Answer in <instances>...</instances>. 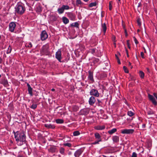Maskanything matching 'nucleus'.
Segmentation results:
<instances>
[{"instance_id": "obj_40", "label": "nucleus", "mask_w": 157, "mask_h": 157, "mask_svg": "<svg viewBox=\"0 0 157 157\" xmlns=\"http://www.w3.org/2000/svg\"><path fill=\"white\" fill-rule=\"evenodd\" d=\"M147 113L149 115H151L153 114H154L153 112L151 110L148 111L147 112Z\"/></svg>"}, {"instance_id": "obj_57", "label": "nucleus", "mask_w": 157, "mask_h": 157, "mask_svg": "<svg viewBox=\"0 0 157 157\" xmlns=\"http://www.w3.org/2000/svg\"><path fill=\"white\" fill-rule=\"evenodd\" d=\"M131 63H130V62H129V63H128V65H129V66H131Z\"/></svg>"}, {"instance_id": "obj_41", "label": "nucleus", "mask_w": 157, "mask_h": 157, "mask_svg": "<svg viewBox=\"0 0 157 157\" xmlns=\"http://www.w3.org/2000/svg\"><path fill=\"white\" fill-rule=\"evenodd\" d=\"M137 154L135 152H133L131 157H137Z\"/></svg>"}, {"instance_id": "obj_10", "label": "nucleus", "mask_w": 157, "mask_h": 157, "mask_svg": "<svg viewBox=\"0 0 157 157\" xmlns=\"http://www.w3.org/2000/svg\"><path fill=\"white\" fill-rule=\"evenodd\" d=\"M67 17L70 19L72 21H74L75 20V16L74 14L72 12H68L67 13Z\"/></svg>"}, {"instance_id": "obj_62", "label": "nucleus", "mask_w": 157, "mask_h": 157, "mask_svg": "<svg viewBox=\"0 0 157 157\" xmlns=\"http://www.w3.org/2000/svg\"><path fill=\"white\" fill-rule=\"evenodd\" d=\"M70 154H71L70 152H69V155H70Z\"/></svg>"}, {"instance_id": "obj_3", "label": "nucleus", "mask_w": 157, "mask_h": 157, "mask_svg": "<svg viewBox=\"0 0 157 157\" xmlns=\"http://www.w3.org/2000/svg\"><path fill=\"white\" fill-rule=\"evenodd\" d=\"M49 46L47 44L44 45L41 49V52L43 54L47 55L49 53Z\"/></svg>"}, {"instance_id": "obj_11", "label": "nucleus", "mask_w": 157, "mask_h": 157, "mask_svg": "<svg viewBox=\"0 0 157 157\" xmlns=\"http://www.w3.org/2000/svg\"><path fill=\"white\" fill-rule=\"evenodd\" d=\"M148 96L150 100L152 101L153 104L155 105H156L157 103L155 98L152 95L149 94H148Z\"/></svg>"}, {"instance_id": "obj_1", "label": "nucleus", "mask_w": 157, "mask_h": 157, "mask_svg": "<svg viewBox=\"0 0 157 157\" xmlns=\"http://www.w3.org/2000/svg\"><path fill=\"white\" fill-rule=\"evenodd\" d=\"M14 134L15 139L18 145L21 146L25 144L26 136L23 131L17 132Z\"/></svg>"}, {"instance_id": "obj_2", "label": "nucleus", "mask_w": 157, "mask_h": 157, "mask_svg": "<svg viewBox=\"0 0 157 157\" xmlns=\"http://www.w3.org/2000/svg\"><path fill=\"white\" fill-rule=\"evenodd\" d=\"M25 10V8L22 4H17L15 7V13L20 15L22 14Z\"/></svg>"}, {"instance_id": "obj_36", "label": "nucleus", "mask_w": 157, "mask_h": 157, "mask_svg": "<svg viewBox=\"0 0 157 157\" xmlns=\"http://www.w3.org/2000/svg\"><path fill=\"white\" fill-rule=\"evenodd\" d=\"M63 145L65 146H67L69 147H70L71 146V144L68 143H64L63 144Z\"/></svg>"}, {"instance_id": "obj_39", "label": "nucleus", "mask_w": 157, "mask_h": 157, "mask_svg": "<svg viewBox=\"0 0 157 157\" xmlns=\"http://www.w3.org/2000/svg\"><path fill=\"white\" fill-rule=\"evenodd\" d=\"M123 68L124 70L125 73H128V71L127 69V68L126 67L124 66L123 67Z\"/></svg>"}, {"instance_id": "obj_63", "label": "nucleus", "mask_w": 157, "mask_h": 157, "mask_svg": "<svg viewBox=\"0 0 157 157\" xmlns=\"http://www.w3.org/2000/svg\"><path fill=\"white\" fill-rule=\"evenodd\" d=\"M120 0H118V2H120Z\"/></svg>"}, {"instance_id": "obj_8", "label": "nucleus", "mask_w": 157, "mask_h": 157, "mask_svg": "<svg viewBox=\"0 0 157 157\" xmlns=\"http://www.w3.org/2000/svg\"><path fill=\"white\" fill-rule=\"evenodd\" d=\"M83 151L82 149L80 148L77 150L74 153V156L75 157H79L82 154Z\"/></svg>"}, {"instance_id": "obj_45", "label": "nucleus", "mask_w": 157, "mask_h": 157, "mask_svg": "<svg viewBox=\"0 0 157 157\" xmlns=\"http://www.w3.org/2000/svg\"><path fill=\"white\" fill-rule=\"evenodd\" d=\"M140 55H141V56L143 58H144V53L142 52H141V53H140Z\"/></svg>"}, {"instance_id": "obj_59", "label": "nucleus", "mask_w": 157, "mask_h": 157, "mask_svg": "<svg viewBox=\"0 0 157 157\" xmlns=\"http://www.w3.org/2000/svg\"><path fill=\"white\" fill-rule=\"evenodd\" d=\"M128 48H130V46H129V45L128 46Z\"/></svg>"}, {"instance_id": "obj_31", "label": "nucleus", "mask_w": 157, "mask_h": 157, "mask_svg": "<svg viewBox=\"0 0 157 157\" xmlns=\"http://www.w3.org/2000/svg\"><path fill=\"white\" fill-rule=\"evenodd\" d=\"M139 75L140 77L141 78H143L144 76V73L142 71H139Z\"/></svg>"}, {"instance_id": "obj_64", "label": "nucleus", "mask_w": 157, "mask_h": 157, "mask_svg": "<svg viewBox=\"0 0 157 157\" xmlns=\"http://www.w3.org/2000/svg\"><path fill=\"white\" fill-rule=\"evenodd\" d=\"M149 157H152V156H150Z\"/></svg>"}, {"instance_id": "obj_52", "label": "nucleus", "mask_w": 157, "mask_h": 157, "mask_svg": "<svg viewBox=\"0 0 157 157\" xmlns=\"http://www.w3.org/2000/svg\"><path fill=\"white\" fill-rule=\"evenodd\" d=\"M2 58L0 57V63H2Z\"/></svg>"}, {"instance_id": "obj_12", "label": "nucleus", "mask_w": 157, "mask_h": 157, "mask_svg": "<svg viewBox=\"0 0 157 157\" xmlns=\"http://www.w3.org/2000/svg\"><path fill=\"white\" fill-rule=\"evenodd\" d=\"M95 102V98L93 96L90 97L89 100V103L90 105H93Z\"/></svg>"}, {"instance_id": "obj_30", "label": "nucleus", "mask_w": 157, "mask_h": 157, "mask_svg": "<svg viewBox=\"0 0 157 157\" xmlns=\"http://www.w3.org/2000/svg\"><path fill=\"white\" fill-rule=\"evenodd\" d=\"M25 46L26 47L30 48L32 47V44L31 42L26 43L25 44Z\"/></svg>"}, {"instance_id": "obj_33", "label": "nucleus", "mask_w": 157, "mask_h": 157, "mask_svg": "<svg viewBox=\"0 0 157 157\" xmlns=\"http://www.w3.org/2000/svg\"><path fill=\"white\" fill-rule=\"evenodd\" d=\"M96 4H97V3H96V2H93L90 3L89 4V6L90 7H93V6H96Z\"/></svg>"}, {"instance_id": "obj_23", "label": "nucleus", "mask_w": 157, "mask_h": 157, "mask_svg": "<svg viewBox=\"0 0 157 157\" xmlns=\"http://www.w3.org/2000/svg\"><path fill=\"white\" fill-rule=\"evenodd\" d=\"M44 126L48 128H55L54 126L53 125L51 124H45Z\"/></svg>"}, {"instance_id": "obj_17", "label": "nucleus", "mask_w": 157, "mask_h": 157, "mask_svg": "<svg viewBox=\"0 0 157 157\" xmlns=\"http://www.w3.org/2000/svg\"><path fill=\"white\" fill-rule=\"evenodd\" d=\"M105 128V126L104 125L102 126H97L95 127L94 128L97 130H102Z\"/></svg>"}, {"instance_id": "obj_16", "label": "nucleus", "mask_w": 157, "mask_h": 157, "mask_svg": "<svg viewBox=\"0 0 157 157\" xmlns=\"http://www.w3.org/2000/svg\"><path fill=\"white\" fill-rule=\"evenodd\" d=\"M89 75L88 76V79L91 81L94 82V80L93 77V74L90 71H88Z\"/></svg>"}, {"instance_id": "obj_53", "label": "nucleus", "mask_w": 157, "mask_h": 157, "mask_svg": "<svg viewBox=\"0 0 157 157\" xmlns=\"http://www.w3.org/2000/svg\"><path fill=\"white\" fill-rule=\"evenodd\" d=\"M126 52H127V56L128 57H129V55L128 53V52H127V50H126Z\"/></svg>"}, {"instance_id": "obj_43", "label": "nucleus", "mask_w": 157, "mask_h": 157, "mask_svg": "<svg viewBox=\"0 0 157 157\" xmlns=\"http://www.w3.org/2000/svg\"><path fill=\"white\" fill-rule=\"evenodd\" d=\"M11 47H9L8 48V50L7 51V53H10L11 52Z\"/></svg>"}, {"instance_id": "obj_19", "label": "nucleus", "mask_w": 157, "mask_h": 157, "mask_svg": "<svg viewBox=\"0 0 157 157\" xmlns=\"http://www.w3.org/2000/svg\"><path fill=\"white\" fill-rule=\"evenodd\" d=\"M112 139L113 141L115 143H117L119 141V137L116 136H113Z\"/></svg>"}, {"instance_id": "obj_38", "label": "nucleus", "mask_w": 157, "mask_h": 157, "mask_svg": "<svg viewBox=\"0 0 157 157\" xmlns=\"http://www.w3.org/2000/svg\"><path fill=\"white\" fill-rule=\"evenodd\" d=\"M128 114L129 116L132 117L134 115V113L131 111H128Z\"/></svg>"}, {"instance_id": "obj_49", "label": "nucleus", "mask_w": 157, "mask_h": 157, "mask_svg": "<svg viewBox=\"0 0 157 157\" xmlns=\"http://www.w3.org/2000/svg\"><path fill=\"white\" fill-rule=\"evenodd\" d=\"M145 124H143L142 125V128H145Z\"/></svg>"}, {"instance_id": "obj_22", "label": "nucleus", "mask_w": 157, "mask_h": 157, "mask_svg": "<svg viewBox=\"0 0 157 157\" xmlns=\"http://www.w3.org/2000/svg\"><path fill=\"white\" fill-rule=\"evenodd\" d=\"M62 20L63 22L65 24H67L69 23V20L66 17H63Z\"/></svg>"}, {"instance_id": "obj_25", "label": "nucleus", "mask_w": 157, "mask_h": 157, "mask_svg": "<svg viewBox=\"0 0 157 157\" xmlns=\"http://www.w3.org/2000/svg\"><path fill=\"white\" fill-rule=\"evenodd\" d=\"M59 152L62 154L64 155L65 149L62 147H60L59 149Z\"/></svg>"}, {"instance_id": "obj_15", "label": "nucleus", "mask_w": 157, "mask_h": 157, "mask_svg": "<svg viewBox=\"0 0 157 157\" xmlns=\"http://www.w3.org/2000/svg\"><path fill=\"white\" fill-rule=\"evenodd\" d=\"M94 136L95 139L97 140H99V141H101L102 139L101 138V136L100 135L99 133L96 132L94 134Z\"/></svg>"}, {"instance_id": "obj_26", "label": "nucleus", "mask_w": 157, "mask_h": 157, "mask_svg": "<svg viewBox=\"0 0 157 157\" xmlns=\"http://www.w3.org/2000/svg\"><path fill=\"white\" fill-rule=\"evenodd\" d=\"M56 123L57 124H62L63 123V121L62 119H57L56 120Z\"/></svg>"}, {"instance_id": "obj_18", "label": "nucleus", "mask_w": 157, "mask_h": 157, "mask_svg": "<svg viewBox=\"0 0 157 157\" xmlns=\"http://www.w3.org/2000/svg\"><path fill=\"white\" fill-rule=\"evenodd\" d=\"M1 83L3 84L4 86H8V82L7 80L6 79H3L1 81Z\"/></svg>"}, {"instance_id": "obj_48", "label": "nucleus", "mask_w": 157, "mask_h": 157, "mask_svg": "<svg viewBox=\"0 0 157 157\" xmlns=\"http://www.w3.org/2000/svg\"><path fill=\"white\" fill-rule=\"evenodd\" d=\"M134 41H135V42L136 44H137V43H138V42L137 40L136 39L135 37H134Z\"/></svg>"}, {"instance_id": "obj_42", "label": "nucleus", "mask_w": 157, "mask_h": 157, "mask_svg": "<svg viewBox=\"0 0 157 157\" xmlns=\"http://www.w3.org/2000/svg\"><path fill=\"white\" fill-rule=\"evenodd\" d=\"M101 142V141H99V140H97L96 141H95V142H93L92 144H98L99 143V142Z\"/></svg>"}, {"instance_id": "obj_9", "label": "nucleus", "mask_w": 157, "mask_h": 157, "mask_svg": "<svg viewBox=\"0 0 157 157\" xmlns=\"http://www.w3.org/2000/svg\"><path fill=\"white\" fill-rule=\"evenodd\" d=\"M56 58L59 62H61V52L60 49H58L56 53Z\"/></svg>"}, {"instance_id": "obj_5", "label": "nucleus", "mask_w": 157, "mask_h": 157, "mask_svg": "<svg viewBox=\"0 0 157 157\" xmlns=\"http://www.w3.org/2000/svg\"><path fill=\"white\" fill-rule=\"evenodd\" d=\"M16 26V25L14 22H10L9 25V31L12 32H13Z\"/></svg>"}, {"instance_id": "obj_56", "label": "nucleus", "mask_w": 157, "mask_h": 157, "mask_svg": "<svg viewBox=\"0 0 157 157\" xmlns=\"http://www.w3.org/2000/svg\"><path fill=\"white\" fill-rule=\"evenodd\" d=\"M97 101H98V103H100L101 102V101H100L99 99H98Z\"/></svg>"}, {"instance_id": "obj_58", "label": "nucleus", "mask_w": 157, "mask_h": 157, "mask_svg": "<svg viewBox=\"0 0 157 157\" xmlns=\"http://www.w3.org/2000/svg\"><path fill=\"white\" fill-rule=\"evenodd\" d=\"M52 91H54V90H55V89H52Z\"/></svg>"}, {"instance_id": "obj_13", "label": "nucleus", "mask_w": 157, "mask_h": 157, "mask_svg": "<svg viewBox=\"0 0 157 157\" xmlns=\"http://www.w3.org/2000/svg\"><path fill=\"white\" fill-rule=\"evenodd\" d=\"M106 29L107 26L106 24L105 23H101V30L103 31L104 34H105L106 32Z\"/></svg>"}, {"instance_id": "obj_61", "label": "nucleus", "mask_w": 157, "mask_h": 157, "mask_svg": "<svg viewBox=\"0 0 157 157\" xmlns=\"http://www.w3.org/2000/svg\"><path fill=\"white\" fill-rule=\"evenodd\" d=\"M139 31H140V30H139V29H138V30H137V31H138V32H139Z\"/></svg>"}, {"instance_id": "obj_32", "label": "nucleus", "mask_w": 157, "mask_h": 157, "mask_svg": "<svg viewBox=\"0 0 157 157\" xmlns=\"http://www.w3.org/2000/svg\"><path fill=\"white\" fill-rule=\"evenodd\" d=\"M62 7L63 8L64 10H68L70 9V7L67 5H63L62 6Z\"/></svg>"}, {"instance_id": "obj_6", "label": "nucleus", "mask_w": 157, "mask_h": 157, "mask_svg": "<svg viewBox=\"0 0 157 157\" xmlns=\"http://www.w3.org/2000/svg\"><path fill=\"white\" fill-rule=\"evenodd\" d=\"M90 94L96 97H98L99 96V94L98 91L95 89H92L90 91Z\"/></svg>"}, {"instance_id": "obj_4", "label": "nucleus", "mask_w": 157, "mask_h": 157, "mask_svg": "<svg viewBox=\"0 0 157 157\" xmlns=\"http://www.w3.org/2000/svg\"><path fill=\"white\" fill-rule=\"evenodd\" d=\"M134 132L133 129H124L121 130V132L123 134H132Z\"/></svg>"}, {"instance_id": "obj_24", "label": "nucleus", "mask_w": 157, "mask_h": 157, "mask_svg": "<svg viewBox=\"0 0 157 157\" xmlns=\"http://www.w3.org/2000/svg\"><path fill=\"white\" fill-rule=\"evenodd\" d=\"M57 11H58L59 13V14H61L63 13L64 10L63 7L62 6L61 8H58Z\"/></svg>"}, {"instance_id": "obj_35", "label": "nucleus", "mask_w": 157, "mask_h": 157, "mask_svg": "<svg viewBox=\"0 0 157 157\" xmlns=\"http://www.w3.org/2000/svg\"><path fill=\"white\" fill-rule=\"evenodd\" d=\"M80 132L78 131H75L73 132V134L74 136H77L80 134Z\"/></svg>"}, {"instance_id": "obj_44", "label": "nucleus", "mask_w": 157, "mask_h": 157, "mask_svg": "<svg viewBox=\"0 0 157 157\" xmlns=\"http://www.w3.org/2000/svg\"><path fill=\"white\" fill-rule=\"evenodd\" d=\"M112 2H109V10H112V5H111V3H112Z\"/></svg>"}, {"instance_id": "obj_14", "label": "nucleus", "mask_w": 157, "mask_h": 157, "mask_svg": "<svg viewBox=\"0 0 157 157\" xmlns=\"http://www.w3.org/2000/svg\"><path fill=\"white\" fill-rule=\"evenodd\" d=\"M27 86L28 87L29 93L31 96H32L33 95L32 92V88L31 87L29 83L27 84Z\"/></svg>"}, {"instance_id": "obj_29", "label": "nucleus", "mask_w": 157, "mask_h": 157, "mask_svg": "<svg viewBox=\"0 0 157 157\" xmlns=\"http://www.w3.org/2000/svg\"><path fill=\"white\" fill-rule=\"evenodd\" d=\"M76 4L77 6L81 5L82 4V3L81 0H76Z\"/></svg>"}, {"instance_id": "obj_37", "label": "nucleus", "mask_w": 157, "mask_h": 157, "mask_svg": "<svg viewBox=\"0 0 157 157\" xmlns=\"http://www.w3.org/2000/svg\"><path fill=\"white\" fill-rule=\"evenodd\" d=\"M37 105L36 104H33L30 107L31 109H35L37 107Z\"/></svg>"}, {"instance_id": "obj_34", "label": "nucleus", "mask_w": 157, "mask_h": 157, "mask_svg": "<svg viewBox=\"0 0 157 157\" xmlns=\"http://www.w3.org/2000/svg\"><path fill=\"white\" fill-rule=\"evenodd\" d=\"M137 21L138 25L139 26H141V21L140 19V18H138L137 19Z\"/></svg>"}, {"instance_id": "obj_21", "label": "nucleus", "mask_w": 157, "mask_h": 157, "mask_svg": "<svg viewBox=\"0 0 157 157\" xmlns=\"http://www.w3.org/2000/svg\"><path fill=\"white\" fill-rule=\"evenodd\" d=\"M56 147H52L49 149V151L50 152L53 153L56 151Z\"/></svg>"}, {"instance_id": "obj_54", "label": "nucleus", "mask_w": 157, "mask_h": 157, "mask_svg": "<svg viewBox=\"0 0 157 157\" xmlns=\"http://www.w3.org/2000/svg\"><path fill=\"white\" fill-rule=\"evenodd\" d=\"M141 3H139V4H138V7H139L140 6H141Z\"/></svg>"}, {"instance_id": "obj_28", "label": "nucleus", "mask_w": 157, "mask_h": 157, "mask_svg": "<svg viewBox=\"0 0 157 157\" xmlns=\"http://www.w3.org/2000/svg\"><path fill=\"white\" fill-rule=\"evenodd\" d=\"M71 25V26L75 27L77 28H78L79 25L78 22H75V23H72Z\"/></svg>"}, {"instance_id": "obj_50", "label": "nucleus", "mask_w": 157, "mask_h": 157, "mask_svg": "<svg viewBox=\"0 0 157 157\" xmlns=\"http://www.w3.org/2000/svg\"><path fill=\"white\" fill-rule=\"evenodd\" d=\"M115 56L116 58V59L117 60H118V59H119L118 57V56H117V55H115Z\"/></svg>"}, {"instance_id": "obj_51", "label": "nucleus", "mask_w": 157, "mask_h": 157, "mask_svg": "<svg viewBox=\"0 0 157 157\" xmlns=\"http://www.w3.org/2000/svg\"><path fill=\"white\" fill-rule=\"evenodd\" d=\"M117 60V62H118V63L120 64L121 63H120V60L119 59H118V60Z\"/></svg>"}, {"instance_id": "obj_27", "label": "nucleus", "mask_w": 157, "mask_h": 157, "mask_svg": "<svg viewBox=\"0 0 157 157\" xmlns=\"http://www.w3.org/2000/svg\"><path fill=\"white\" fill-rule=\"evenodd\" d=\"M42 10L41 7L40 6H38L36 8V11L38 13L40 12Z\"/></svg>"}, {"instance_id": "obj_20", "label": "nucleus", "mask_w": 157, "mask_h": 157, "mask_svg": "<svg viewBox=\"0 0 157 157\" xmlns=\"http://www.w3.org/2000/svg\"><path fill=\"white\" fill-rule=\"evenodd\" d=\"M117 131V129L113 128L111 130H109L108 131V132L110 134L112 135L115 132Z\"/></svg>"}, {"instance_id": "obj_47", "label": "nucleus", "mask_w": 157, "mask_h": 157, "mask_svg": "<svg viewBox=\"0 0 157 157\" xmlns=\"http://www.w3.org/2000/svg\"><path fill=\"white\" fill-rule=\"evenodd\" d=\"M95 49L94 48H93L91 50V52L93 54H94L95 53Z\"/></svg>"}, {"instance_id": "obj_60", "label": "nucleus", "mask_w": 157, "mask_h": 157, "mask_svg": "<svg viewBox=\"0 0 157 157\" xmlns=\"http://www.w3.org/2000/svg\"><path fill=\"white\" fill-rule=\"evenodd\" d=\"M19 157H24L22 156H20Z\"/></svg>"}, {"instance_id": "obj_7", "label": "nucleus", "mask_w": 157, "mask_h": 157, "mask_svg": "<svg viewBox=\"0 0 157 157\" xmlns=\"http://www.w3.org/2000/svg\"><path fill=\"white\" fill-rule=\"evenodd\" d=\"M48 37V35L45 30L43 31L41 34V39L42 40H46Z\"/></svg>"}, {"instance_id": "obj_55", "label": "nucleus", "mask_w": 157, "mask_h": 157, "mask_svg": "<svg viewBox=\"0 0 157 157\" xmlns=\"http://www.w3.org/2000/svg\"><path fill=\"white\" fill-rule=\"evenodd\" d=\"M127 44L128 45V46L129 45V40H127Z\"/></svg>"}, {"instance_id": "obj_46", "label": "nucleus", "mask_w": 157, "mask_h": 157, "mask_svg": "<svg viewBox=\"0 0 157 157\" xmlns=\"http://www.w3.org/2000/svg\"><path fill=\"white\" fill-rule=\"evenodd\" d=\"M123 27L124 29V32L125 33L126 36H127V30L125 28V27L124 25L123 26Z\"/></svg>"}]
</instances>
